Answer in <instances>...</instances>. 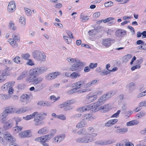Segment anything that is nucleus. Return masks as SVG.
Returning <instances> with one entry per match:
<instances>
[{"label": "nucleus", "mask_w": 146, "mask_h": 146, "mask_svg": "<svg viewBox=\"0 0 146 146\" xmlns=\"http://www.w3.org/2000/svg\"><path fill=\"white\" fill-rule=\"evenodd\" d=\"M84 84V81L83 80L79 81L72 84L74 87H76V89H79L83 86Z\"/></svg>", "instance_id": "obj_19"}, {"label": "nucleus", "mask_w": 146, "mask_h": 146, "mask_svg": "<svg viewBox=\"0 0 146 146\" xmlns=\"http://www.w3.org/2000/svg\"><path fill=\"white\" fill-rule=\"evenodd\" d=\"M44 85L43 84H41L40 85H37L35 87V92H38L42 90L44 87Z\"/></svg>", "instance_id": "obj_36"}, {"label": "nucleus", "mask_w": 146, "mask_h": 146, "mask_svg": "<svg viewBox=\"0 0 146 146\" xmlns=\"http://www.w3.org/2000/svg\"><path fill=\"white\" fill-rule=\"evenodd\" d=\"M120 112H121L120 110H118L117 111V112L116 113L114 114L113 115H112L111 116V118L117 117L119 115Z\"/></svg>", "instance_id": "obj_57"}, {"label": "nucleus", "mask_w": 146, "mask_h": 146, "mask_svg": "<svg viewBox=\"0 0 146 146\" xmlns=\"http://www.w3.org/2000/svg\"><path fill=\"white\" fill-rule=\"evenodd\" d=\"M8 42L12 47L16 48L18 46V43L13 38H9L8 40Z\"/></svg>", "instance_id": "obj_23"}, {"label": "nucleus", "mask_w": 146, "mask_h": 146, "mask_svg": "<svg viewBox=\"0 0 146 146\" xmlns=\"http://www.w3.org/2000/svg\"><path fill=\"white\" fill-rule=\"evenodd\" d=\"M96 133H86L84 136L77 138L76 140V141L78 143H87L94 141V137L96 136Z\"/></svg>", "instance_id": "obj_2"}, {"label": "nucleus", "mask_w": 146, "mask_h": 146, "mask_svg": "<svg viewBox=\"0 0 146 146\" xmlns=\"http://www.w3.org/2000/svg\"><path fill=\"white\" fill-rule=\"evenodd\" d=\"M13 61L17 64H20L21 62V58L19 56H16L13 59Z\"/></svg>", "instance_id": "obj_45"}, {"label": "nucleus", "mask_w": 146, "mask_h": 146, "mask_svg": "<svg viewBox=\"0 0 146 146\" xmlns=\"http://www.w3.org/2000/svg\"><path fill=\"white\" fill-rule=\"evenodd\" d=\"M140 67V66L139 64H137L135 66H133L131 68V70L133 71L136 69L139 68Z\"/></svg>", "instance_id": "obj_61"}, {"label": "nucleus", "mask_w": 146, "mask_h": 146, "mask_svg": "<svg viewBox=\"0 0 146 146\" xmlns=\"http://www.w3.org/2000/svg\"><path fill=\"white\" fill-rule=\"evenodd\" d=\"M98 82L96 80H94L87 83L86 85V87L88 88L96 84Z\"/></svg>", "instance_id": "obj_33"}, {"label": "nucleus", "mask_w": 146, "mask_h": 146, "mask_svg": "<svg viewBox=\"0 0 146 146\" xmlns=\"http://www.w3.org/2000/svg\"><path fill=\"white\" fill-rule=\"evenodd\" d=\"M139 123V121L137 120H133L127 123L126 125L127 126H132L137 125Z\"/></svg>", "instance_id": "obj_34"}, {"label": "nucleus", "mask_w": 146, "mask_h": 146, "mask_svg": "<svg viewBox=\"0 0 146 146\" xmlns=\"http://www.w3.org/2000/svg\"><path fill=\"white\" fill-rule=\"evenodd\" d=\"M3 137L6 141L12 143L15 141V139L13 137L10 133L7 132L4 133Z\"/></svg>", "instance_id": "obj_8"}, {"label": "nucleus", "mask_w": 146, "mask_h": 146, "mask_svg": "<svg viewBox=\"0 0 146 146\" xmlns=\"http://www.w3.org/2000/svg\"><path fill=\"white\" fill-rule=\"evenodd\" d=\"M139 49L146 50V43H144V42L141 45L139 46L138 47Z\"/></svg>", "instance_id": "obj_53"}, {"label": "nucleus", "mask_w": 146, "mask_h": 146, "mask_svg": "<svg viewBox=\"0 0 146 146\" xmlns=\"http://www.w3.org/2000/svg\"><path fill=\"white\" fill-rule=\"evenodd\" d=\"M15 8L16 5L15 1H11L9 4L7 10L9 13H12L15 11Z\"/></svg>", "instance_id": "obj_12"}, {"label": "nucleus", "mask_w": 146, "mask_h": 146, "mask_svg": "<svg viewBox=\"0 0 146 146\" xmlns=\"http://www.w3.org/2000/svg\"><path fill=\"white\" fill-rule=\"evenodd\" d=\"M32 55L35 60L40 62L45 61L46 58L45 53L39 50H34L32 53Z\"/></svg>", "instance_id": "obj_3"}, {"label": "nucleus", "mask_w": 146, "mask_h": 146, "mask_svg": "<svg viewBox=\"0 0 146 146\" xmlns=\"http://www.w3.org/2000/svg\"><path fill=\"white\" fill-rule=\"evenodd\" d=\"M6 118L5 121L4 123L5 124L3 126V128L5 130H8L12 127L14 123V120L12 119H9L6 122Z\"/></svg>", "instance_id": "obj_6"}, {"label": "nucleus", "mask_w": 146, "mask_h": 146, "mask_svg": "<svg viewBox=\"0 0 146 146\" xmlns=\"http://www.w3.org/2000/svg\"><path fill=\"white\" fill-rule=\"evenodd\" d=\"M14 82H7L1 87V89L3 91H7L8 89L14 85Z\"/></svg>", "instance_id": "obj_13"}, {"label": "nucleus", "mask_w": 146, "mask_h": 146, "mask_svg": "<svg viewBox=\"0 0 146 146\" xmlns=\"http://www.w3.org/2000/svg\"><path fill=\"white\" fill-rule=\"evenodd\" d=\"M86 124L84 121H82L78 123L76 125L77 128L79 129L85 126Z\"/></svg>", "instance_id": "obj_38"}, {"label": "nucleus", "mask_w": 146, "mask_h": 146, "mask_svg": "<svg viewBox=\"0 0 146 146\" xmlns=\"http://www.w3.org/2000/svg\"><path fill=\"white\" fill-rule=\"evenodd\" d=\"M71 78L75 79L81 76L80 74L78 72H73L71 74Z\"/></svg>", "instance_id": "obj_32"}, {"label": "nucleus", "mask_w": 146, "mask_h": 146, "mask_svg": "<svg viewBox=\"0 0 146 146\" xmlns=\"http://www.w3.org/2000/svg\"><path fill=\"white\" fill-rule=\"evenodd\" d=\"M36 68L31 69L29 72V74L31 76H35L38 75Z\"/></svg>", "instance_id": "obj_31"}, {"label": "nucleus", "mask_w": 146, "mask_h": 146, "mask_svg": "<svg viewBox=\"0 0 146 146\" xmlns=\"http://www.w3.org/2000/svg\"><path fill=\"white\" fill-rule=\"evenodd\" d=\"M37 112H34L32 114L27 115L26 117H23V118L25 120H28L35 117L37 114Z\"/></svg>", "instance_id": "obj_28"}, {"label": "nucleus", "mask_w": 146, "mask_h": 146, "mask_svg": "<svg viewBox=\"0 0 146 146\" xmlns=\"http://www.w3.org/2000/svg\"><path fill=\"white\" fill-rule=\"evenodd\" d=\"M36 68L38 75L44 73L47 70V68L45 67L41 66Z\"/></svg>", "instance_id": "obj_22"}, {"label": "nucleus", "mask_w": 146, "mask_h": 146, "mask_svg": "<svg viewBox=\"0 0 146 146\" xmlns=\"http://www.w3.org/2000/svg\"><path fill=\"white\" fill-rule=\"evenodd\" d=\"M97 98L96 95H93L92 94H88L86 97V100L88 102H90L95 100Z\"/></svg>", "instance_id": "obj_21"}, {"label": "nucleus", "mask_w": 146, "mask_h": 146, "mask_svg": "<svg viewBox=\"0 0 146 146\" xmlns=\"http://www.w3.org/2000/svg\"><path fill=\"white\" fill-rule=\"evenodd\" d=\"M51 138V136L50 135H47L36 138L35 139V140L38 142H40L42 143L46 142L47 140Z\"/></svg>", "instance_id": "obj_9"}, {"label": "nucleus", "mask_w": 146, "mask_h": 146, "mask_svg": "<svg viewBox=\"0 0 146 146\" xmlns=\"http://www.w3.org/2000/svg\"><path fill=\"white\" fill-rule=\"evenodd\" d=\"M113 4V3L111 1H108L106 2L104 4L105 7H108L111 6Z\"/></svg>", "instance_id": "obj_56"}, {"label": "nucleus", "mask_w": 146, "mask_h": 146, "mask_svg": "<svg viewBox=\"0 0 146 146\" xmlns=\"http://www.w3.org/2000/svg\"><path fill=\"white\" fill-rule=\"evenodd\" d=\"M66 61L69 63H76L72 64L70 68V70L72 71H76L80 67H81L85 65V63L82 62L79 59L74 58L70 57L67 58L66 59Z\"/></svg>", "instance_id": "obj_1"}, {"label": "nucleus", "mask_w": 146, "mask_h": 146, "mask_svg": "<svg viewBox=\"0 0 146 146\" xmlns=\"http://www.w3.org/2000/svg\"><path fill=\"white\" fill-rule=\"evenodd\" d=\"M118 121L117 119H115L109 120L105 124V126L109 127Z\"/></svg>", "instance_id": "obj_24"}, {"label": "nucleus", "mask_w": 146, "mask_h": 146, "mask_svg": "<svg viewBox=\"0 0 146 146\" xmlns=\"http://www.w3.org/2000/svg\"><path fill=\"white\" fill-rule=\"evenodd\" d=\"M26 64L32 66L34 65L35 64L32 60L29 59H27V61L26 63Z\"/></svg>", "instance_id": "obj_49"}, {"label": "nucleus", "mask_w": 146, "mask_h": 146, "mask_svg": "<svg viewBox=\"0 0 146 146\" xmlns=\"http://www.w3.org/2000/svg\"><path fill=\"white\" fill-rule=\"evenodd\" d=\"M146 95V94H145V93L144 91L141 92L139 95H138L137 96V98H140L141 97H143Z\"/></svg>", "instance_id": "obj_63"}, {"label": "nucleus", "mask_w": 146, "mask_h": 146, "mask_svg": "<svg viewBox=\"0 0 146 146\" xmlns=\"http://www.w3.org/2000/svg\"><path fill=\"white\" fill-rule=\"evenodd\" d=\"M114 95V93L113 92H110L104 94V96H105L107 100H108L113 96Z\"/></svg>", "instance_id": "obj_42"}, {"label": "nucleus", "mask_w": 146, "mask_h": 146, "mask_svg": "<svg viewBox=\"0 0 146 146\" xmlns=\"http://www.w3.org/2000/svg\"><path fill=\"white\" fill-rule=\"evenodd\" d=\"M19 22L21 26H24L25 25V19L24 16H21L19 19Z\"/></svg>", "instance_id": "obj_39"}, {"label": "nucleus", "mask_w": 146, "mask_h": 146, "mask_svg": "<svg viewBox=\"0 0 146 146\" xmlns=\"http://www.w3.org/2000/svg\"><path fill=\"white\" fill-rule=\"evenodd\" d=\"M139 106L140 107L146 106V104L145 101H143L140 102L139 104Z\"/></svg>", "instance_id": "obj_64"}, {"label": "nucleus", "mask_w": 146, "mask_h": 146, "mask_svg": "<svg viewBox=\"0 0 146 146\" xmlns=\"http://www.w3.org/2000/svg\"><path fill=\"white\" fill-rule=\"evenodd\" d=\"M26 109L25 107H22L16 111V113H24L26 111Z\"/></svg>", "instance_id": "obj_44"}, {"label": "nucleus", "mask_w": 146, "mask_h": 146, "mask_svg": "<svg viewBox=\"0 0 146 146\" xmlns=\"http://www.w3.org/2000/svg\"><path fill=\"white\" fill-rule=\"evenodd\" d=\"M93 104H91L87 106H84L79 108V111L82 112L87 110H90L91 109H95V107Z\"/></svg>", "instance_id": "obj_15"}, {"label": "nucleus", "mask_w": 146, "mask_h": 146, "mask_svg": "<svg viewBox=\"0 0 146 146\" xmlns=\"http://www.w3.org/2000/svg\"><path fill=\"white\" fill-rule=\"evenodd\" d=\"M29 96L27 94H23L21 97V101L23 105L26 104L28 102Z\"/></svg>", "instance_id": "obj_17"}, {"label": "nucleus", "mask_w": 146, "mask_h": 146, "mask_svg": "<svg viewBox=\"0 0 146 146\" xmlns=\"http://www.w3.org/2000/svg\"><path fill=\"white\" fill-rule=\"evenodd\" d=\"M10 97V96L7 95L3 94H0V99L2 100H7L9 99Z\"/></svg>", "instance_id": "obj_41"}, {"label": "nucleus", "mask_w": 146, "mask_h": 146, "mask_svg": "<svg viewBox=\"0 0 146 146\" xmlns=\"http://www.w3.org/2000/svg\"><path fill=\"white\" fill-rule=\"evenodd\" d=\"M33 84L34 86L37 85L41 83L43 80L44 78L42 77H36L35 76H33Z\"/></svg>", "instance_id": "obj_16"}, {"label": "nucleus", "mask_w": 146, "mask_h": 146, "mask_svg": "<svg viewBox=\"0 0 146 146\" xmlns=\"http://www.w3.org/2000/svg\"><path fill=\"white\" fill-rule=\"evenodd\" d=\"M13 119L14 120V121H15L16 125H17L18 123L21 121V119L19 117H15Z\"/></svg>", "instance_id": "obj_54"}, {"label": "nucleus", "mask_w": 146, "mask_h": 146, "mask_svg": "<svg viewBox=\"0 0 146 146\" xmlns=\"http://www.w3.org/2000/svg\"><path fill=\"white\" fill-rule=\"evenodd\" d=\"M110 109L109 105L108 104L105 105L103 106L100 107V108L99 107L96 110H98L100 109H102L104 111L106 112L109 111Z\"/></svg>", "instance_id": "obj_26"}, {"label": "nucleus", "mask_w": 146, "mask_h": 146, "mask_svg": "<svg viewBox=\"0 0 146 146\" xmlns=\"http://www.w3.org/2000/svg\"><path fill=\"white\" fill-rule=\"evenodd\" d=\"M61 74V72H56L50 73L46 76V78L48 80H51L55 78Z\"/></svg>", "instance_id": "obj_7"}, {"label": "nucleus", "mask_w": 146, "mask_h": 146, "mask_svg": "<svg viewBox=\"0 0 146 146\" xmlns=\"http://www.w3.org/2000/svg\"><path fill=\"white\" fill-rule=\"evenodd\" d=\"M65 137L64 135L61 134L56 136L53 138L54 142L56 143H60L62 141Z\"/></svg>", "instance_id": "obj_18"}, {"label": "nucleus", "mask_w": 146, "mask_h": 146, "mask_svg": "<svg viewBox=\"0 0 146 146\" xmlns=\"http://www.w3.org/2000/svg\"><path fill=\"white\" fill-rule=\"evenodd\" d=\"M58 118L60 119L61 120H64L66 119V118L65 116L63 115L60 114L58 115Z\"/></svg>", "instance_id": "obj_58"}, {"label": "nucleus", "mask_w": 146, "mask_h": 146, "mask_svg": "<svg viewBox=\"0 0 146 146\" xmlns=\"http://www.w3.org/2000/svg\"><path fill=\"white\" fill-rule=\"evenodd\" d=\"M14 131L15 133H17L20 131L22 129V127L21 126H18L17 125L14 127Z\"/></svg>", "instance_id": "obj_46"}, {"label": "nucleus", "mask_w": 146, "mask_h": 146, "mask_svg": "<svg viewBox=\"0 0 146 146\" xmlns=\"http://www.w3.org/2000/svg\"><path fill=\"white\" fill-rule=\"evenodd\" d=\"M115 34L118 37H122L126 35V31L123 29H119L116 31Z\"/></svg>", "instance_id": "obj_14"}, {"label": "nucleus", "mask_w": 146, "mask_h": 146, "mask_svg": "<svg viewBox=\"0 0 146 146\" xmlns=\"http://www.w3.org/2000/svg\"><path fill=\"white\" fill-rule=\"evenodd\" d=\"M113 42V39L110 38H106L102 40V44L106 47H108L111 45Z\"/></svg>", "instance_id": "obj_10"}, {"label": "nucleus", "mask_w": 146, "mask_h": 146, "mask_svg": "<svg viewBox=\"0 0 146 146\" xmlns=\"http://www.w3.org/2000/svg\"><path fill=\"white\" fill-rule=\"evenodd\" d=\"M44 119V118L41 117L40 113L37 112V114L35 117L34 120L35 122V125H42L43 123L41 121Z\"/></svg>", "instance_id": "obj_4"}, {"label": "nucleus", "mask_w": 146, "mask_h": 146, "mask_svg": "<svg viewBox=\"0 0 146 146\" xmlns=\"http://www.w3.org/2000/svg\"><path fill=\"white\" fill-rule=\"evenodd\" d=\"M107 100L104 95L101 96L98 99V102L95 103L93 104V105L95 107V109L96 110L105 102Z\"/></svg>", "instance_id": "obj_5"}, {"label": "nucleus", "mask_w": 146, "mask_h": 146, "mask_svg": "<svg viewBox=\"0 0 146 146\" xmlns=\"http://www.w3.org/2000/svg\"><path fill=\"white\" fill-rule=\"evenodd\" d=\"M24 9L25 13L27 15H28L31 14V11L30 9L26 8H25Z\"/></svg>", "instance_id": "obj_60"}, {"label": "nucleus", "mask_w": 146, "mask_h": 146, "mask_svg": "<svg viewBox=\"0 0 146 146\" xmlns=\"http://www.w3.org/2000/svg\"><path fill=\"white\" fill-rule=\"evenodd\" d=\"M21 56L23 58L26 60H27L28 58L30 56L29 54L28 53L22 54Z\"/></svg>", "instance_id": "obj_48"}, {"label": "nucleus", "mask_w": 146, "mask_h": 146, "mask_svg": "<svg viewBox=\"0 0 146 146\" xmlns=\"http://www.w3.org/2000/svg\"><path fill=\"white\" fill-rule=\"evenodd\" d=\"M78 89H76V87H74V88L72 89L71 90L69 91L70 93L71 94H72L74 93L78 92Z\"/></svg>", "instance_id": "obj_59"}, {"label": "nucleus", "mask_w": 146, "mask_h": 146, "mask_svg": "<svg viewBox=\"0 0 146 146\" xmlns=\"http://www.w3.org/2000/svg\"><path fill=\"white\" fill-rule=\"evenodd\" d=\"M112 143V141L108 140L99 141L98 142V144L101 145H106L108 144H110Z\"/></svg>", "instance_id": "obj_35"}, {"label": "nucleus", "mask_w": 146, "mask_h": 146, "mask_svg": "<svg viewBox=\"0 0 146 146\" xmlns=\"http://www.w3.org/2000/svg\"><path fill=\"white\" fill-rule=\"evenodd\" d=\"M89 19V17L84 15L81 14L80 17V19L82 22H86Z\"/></svg>", "instance_id": "obj_40"}, {"label": "nucleus", "mask_w": 146, "mask_h": 146, "mask_svg": "<svg viewBox=\"0 0 146 146\" xmlns=\"http://www.w3.org/2000/svg\"><path fill=\"white\" fill-rule=\"evenodd\" d=\"M146 114L144 112H141L137 115V117L138 118H141Z\"/></svg>", "instance_id": "obj_50"}, {"label": "nucleus", "mask_w": 146, "mask_h": 146, "mask_svg": "<svg viewBox=\"0 0 146 146\" xmlns=\"http://www.w3.org/2000/svg\"><path fill=\"white\" fill-rule=\"evenodd\" d=\"M72 104V102L71 101H68L60 105L59 106L60 108H65L64 110L65 111H67L71 108L69 106Z\"/></svg>", "instance_id": "obj_11"}, {"label": "nucleus", "mask_w": 146, "mask_h": 146, "mask_svg": "<svg viewBox=\"0 0 146 146\" xmlns=\"http://www.w3.org/2000/svg\"><path fill=\"white\" fill-rule=\"evenodd\" d=\"M96 30L94 29L90 30L88 32V35H94L96 33Z\"/></svg>", "instance_id": "obj_51"}, {"label": "nucleus", "mask_w": 146, "mask_h": 146, "mask_svg": "<svg viewBox=\"0 0 146 146\" xmlns=\"http://www.w3.org/2000/svg\"><path fill=\"white\" fill-rule=\"evenodd\" d=\"M31 132L30 130H26L19 134V136L21 137H26L30 136L29 134Z\"/></svg>", "instance_id": "obj_20"}, {"label": "nucleus", "mask_w": 146, "mask_h": 146, "mask_svg": "<svg viewBox=\"0 0 146 146\" xmlns=\"http://www.w3.org/2000/svg\"><path fill=\"white\" fill-rule=\"evenodd\" d=\"M10 70V68L8 67H6L4 70H3L1 73V75L4 76L9 75V73L8 71Z\"/></svg>", "instance_id": "obj_27"}, {"label": "nucleus", "mask_w": 146, "mask_h": 146, "mask_svg": "<svg viewBox=\"0 0 146 146\" xmlns=\"http://www.w3.org/2000/svg\"><path fill=\"white\" fill-rule=\"evenodd\" d=\"M132 57V55L131 54H128L126 55L124 57V59L126 61H128Z\"/></svg>", "instance_id": "obj_55"}, {"label": "nucleus", "mask_w": 146, "mask_h": 146, "mask_svg": "<svg viewBox=\"0 0 146 146\" xmlns=\"http://www.w3.org/2000/svg\"><path fill=\"white\" fill-rule=\"evenodd\" d=\"M12 38L13 39L18 42L20 41V37L18 34L14 33L12 35Z\"/></svg>", "instance_id": "obj_43"}, {"label": "nucleus", "mask_w": 146, "mask_h": 146, "mask_svg": "<svg viewBox=\"0 0 146 146\" xmlns=\"http://www.w3.org/2000/svg\"><path fill=\"white\" fill-rule=\"evenodd\" d=\"M128 131V129L126 128H119L116 130L117 133L120 134H123L127 132Z\"/></svg>", "instance_id": "obj_29"}, {"label": "nucleus", "mask_w": 146, "mask_h": 146, "mask_svg": "<svg viewBox=\"0 0 146 146\" xmlns=\"http://www.w3.org/2000/svg\"><path fill=\"white\" fill-rule=\"evenodd\" d=\"M91 116L92 115L91 114H84L83 115V117L84 118V119H88L91 117Z\"/></svg>", "instance_id": "obj_62"}, {"label": "nucleus", "mask_w": 146, "mask_h": 146, "mask_svg": "<svg viewBox=\"0 0 146 146\" xmlns=\"http://www.w3.org/2000/svg\"><path fill=\"white\" fill-rule=\"evenodd\" d=\"M38 104L40 106H51V104L46 101H40L38 103Z\"/></svg>", "instance_id": "obj_30"}, {"label": "nucleus", "mask_w": 146, "mask_h": 146, "mask_svg": "<svg viewBox=\"0 0 146 146\" xmlns=\"http://www.w3.org/2000/svg\"><path fill=\"white\" fill-rule=\"evenodd\" d=\"M47 128L46 127L40 129L38 132V133L39 134H44L47 133Z\"/></svg>", "instance_id": "obj_37"}, {"label": "nucleus", "mask_w": 146, "mask_h": 146, "mask_svg": "<svg viewBox=\"0 0 146 146\" xmlns=\"http://www.w3.org/2000/svg\"><path fill=\"white\" fill-rule=\"evenodd\" d=\"M9 27L10 29L15 30L16 29V28L14 27V23L12 21H10L9 22Z\"/></svg>", "instance_id": "obj_47"}, {"label": "nucleus", "mask_w": 146, "mask_h": 146, "mask_svg": "<svg viewBox=\"0 0 146 146\" xmlns=\"http://www.w3.org/2000/svg\"><path fill=\"white\" fill-rule=\"evenodd\" d=\"M97 63H90L89 65V67L90 69H93L97 67Z\"/></svg>", "instance_id": "obj_52"}, {"label": "nucleus", "mask_w": 146, "mask_h": 146, "mask_svg": "<svg viewBox=\"0 0 146 146\" xmlns=\"http://www.w3.org/2000/svg\"><path fill=\"white\" fill-rule=\"evenodd\" d=\"M28 72L27 70H25L23 71L17 78V80H20L25 78L28 75Z\"/></svg>", "instance_id": "obj_25"}]
</instances>
